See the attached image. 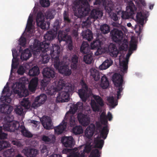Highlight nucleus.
<instances>
[{
	"label": "nucleus",
	"instance_id": "nucleus-1",
	"mask_svg": "<svg viewBox=\"0 0 157 157\" xmlns=\"http://www.w3.org/2000/svg\"><path fill=\"white\" fill-rule=\"evenodd\" d=\"M45 43H46L45 42H40L37 40H35L33 47L31 48L35 54H40V56H41V60L43 63H46L49 62L51 56L50 54L48 53L46 50H43L45 48Z\"/></svg>",
	"mask_w": 157,
	"mask_h": 157
},
{
	"label": "nucleus",
	"instance_id": "nucleus-2",
	"mask_svg": "<svg viewBox=\"0 0 157 157\" xmlns=\"http://www.w3.org/2000/svg\"><path fill=\"white\" fill-rule=\"evenodd\" d=\"M82 5H79V2H75V6L73 7V10L78 11V13H75V15L78 17L82 18L87 16L90 11L89 5L87 0H82Z\"/></svg>",
	"mask_w": 157,
	"mask_h": 157
},
{
	"label": "nucleus",
	"instance_id": "nucleus-3",
	"mask_svg": "<svg viewBox=\"0 0 157 157\" xmlns=\"http://www.w3.org/2000/svg\"><path fill=\"white\" fill-rule=\"evenodd\" d=\"M67 59L66 57L64 56L63 60L60 61L59 59L54 61L53 65L54 67L58 70L60 73L65 76H69L71 74L72 72L69 65L65 61Z\"/></svg>",
	"mask_w": 157,
	"mask_h": 157
},
{
	"label": "nucleus",
	"instance_id": "nucleus-4",
	"mask_svg": "<svg viewBox=\"0 0 157 157\" xmlns=\"http://www.w3.org/2000/svg\"><path fill=\"white\" fill-rule=\"evenodd\" d=\"M70 30V28H67L64 30H59L58 33L57 38L59 43L62 41H64L68 44V49L71 51L73 49V46L71 37L68 35Z\"/></svg>",
	"mask_w": 157,
	"mask_h": 157
},
{
	"label": "nucleus",
	"instance_id": "nucleus-5",
	"mask_svg": "<svg viewBox=\"0 0 157 157\" xmlns=\"http://www.w3.org/2000/svg\"><path fill=\"white\" fill-rule=\"evenodd\" d=\"M63 89L62 91L58 93L57 99L59 101L62 102L68 101L70 99V94L74 92L75 86L71 84L67 86L65 85L63 87Z\"/></svg>",
	"mask_w": 157,
	"mask_h": 157
},
{
	"label": "nucleus",
	"instance_id": "nucleus-6",
	"mask_svg": "<svg viewBox=\"0 0 157 157\" xmlns=\"http://www.w3.org/2000/svg\"><path fill=\"white\" fill-rule=\"evenodd\" d=\"M45 48L43 50H46L48 53H49L52 59H54V61L56 60H59L60 48L59 45L55 44L52 45V46H50V43L45 42Z\"/></svg>",
	"mask_w": 157,
	"mask_h": 157
},
{
	"label": "nucleus",
	"instance_id": "nucleus-7",
	"mask_svg": "<svg viewBox=\"0 0 157 157\" xmlns=\"http://www.w3.org/2000/svg\"><path fill=\"white\" fill-rule=\"evenodd\" d=\"M42 74L44 78L41 81V89L44 90L50 82L49 80H47L45 78H53L55 76V73L53 69L46 67L43 69Z\"/></svg>",
	"mask_w": 157,
	"mask_h": 157
},
{
	"label": "nucleus",
	"instance_id": "nucleus-8",
	"mask_svg": "<svg viewBox=\"0 0 157 157\" xmlns=\"http://www.w3.org/2000/svg\"><path fill=\"white\" fill-rule=\"evenodd\" d=\"M112 81L117 88H118L117 90V98L118 99L121 96V93L123 90L122 87L123 79L122 76L119 74L115 73L113 75Z\"/></svg>",
	"mask_w": 157,
	"mask_h": 157
},
{
	"label": "nucleus",
	"instance_id": "nucleus-9",
	"mask_svg": "<svg viewBox=\"0 0 157 157\" xmlns=\"http://www.w3.org/2000/svg\"><path fill=\"white\" fill-rule=\"evenodd\" d=\"M126 11H122L121 8H120L119 10H116V12L118 15L121 14V17L123 19H128L130 17L134 14L135 11L136 10L134 3L132 2L130 3L126 7Z\"/></svg>",
	"mask_w": 157,
	"mask_h": 157
},
{
	"label": "nucleus",
	"instance_id": "nucleus-10",
	"mask_svg": "<svg viewBox=\"0 0 157 157\" xmlns=\"http://www.w3.org/2000/svg\"><path fill=\"white\" fill-rule=\"evenodd\" d=\"M36 22L38 26L40 27L42 29L48 30L49 28L50 22L49 21H45L44 16L41 12L37 13Z\"/></svg>",
	"mask_w": 157,
	"mask_h": 157
},
{
	"label": "nucleus",
	"instance_id": "nucleus-11",
	"mask_svg": "<svg viewBox=\"0 0 157 157\" xmlns=\"http://www.w3.org/2000/svg\"><path fill=\"white\" fill-rule=\"evenodd\" d=\"M100 120L102 122L104 123L105 126L103 127L102 129L100 131L101 136L102 138L104 139L106 138L109 132L108 126L107 124V117L105 113L103 112L101 114L100 116Z\"/></svg>",
	"mask_w": 157,
	"mask_h": 157
},
{
	"label": "nucleus",
	"instance_id": "nucleus-12",
	"mask_svg": "<svg viewBox=\"0 0 157 157\" xmlns=\"http://www.w3.org/2000/svg\"><path fill=\"white\" fill-rule=\"evenodd\" d=\"M65 85V81L63 79H60L58 81L57 85L56 87H51L49 88L47 92L48 94L51 96L55 95L59 91L63 90V86Z\"/></svg>",
	"mask_w": 157,
	"mask_h": 157
},
{
	"label": "nucleus",
	"instance_id": "nucleus-13",
	"mask_svg": "<svg viewBox=\"0 0 157 157\" xmlns=\"http://www.w3.org/2000/svg\"><path fill=\"white\" fill-rule=\"evenodd\" d=\"M110 34L113 40L115 42H120L123 38L122 31L117 29H113L111 31Z\"/></svg>",
	"mask_w": 157,
	"mask_h": 157
},
{
	"label": "nucleus",
	"instance_id": "nucleus-14",
	"mask_svg": "<svg viewBox=\"0 0 157 157\" xmlns=\"http://www.w3.org/2000/svg\"><path fill=\"white\" fill-rule=\"evenodd\" d=\"M77 118L79 123L83 126H87L90 123V119L87 114L79 113L77 115Z\"/></svg>",
	"mask_w": 157,
	"mask_h": 157
},
{
	"label": "nucleus",
	"instance_id": "nucleus-15",
	"mask_svg": "<svg viewBox=\"0 0 157 157\" xmlns=\"http://www.w3.org/2000/svg\"><path fill=\"white\" fill-rule=\"evenodd\" d=\"M103 15V13L98 9H93L90 13V15L87 20L83 22V26H87V22H89V18H90L94 19H97L99 17H101Z\"/></svg>",
	"mask_w": 157,
	"mask_h": 157
},
{
	"label": "nucleus",
	"instance_id": "nucleus-16",
	"mask_svg": "<svg viewBox=\"0 0 157 157\" xmlns=\"http://www.w3.org/2000/svg\"><path fill=\"white\" fill-rule=\"evenodd\" d=\"M88 91V88L87 85L83 82L82 89L78 90L79 96L83 102H85L86 101Z\"/></svg>",
	"mask_w": 157,
	"mask_h": 157
},
{
	"label": "nucleus",
	"instance_id": "nucleus-17",
	"mask_svg": "<svg viewBox=\"0 0 157 157\" xmlns=\"http://www.w3.org/2000/svg\"><path fill=\"white\" fill-rule=\"evenodd\" d=\"M4 128L10 132H14L17 130L19 127V123L17 122L12 121H11L8 122L3 125Z\"/></svg>",
	"mask_w": 157,
	"mask_h": 157
},
{
	"label": "nucleus",
	"instance_id": "nucleus-18",
	"mask_svg": "<svg viewBox=\"0 0 157 157\" xmlns=\"http://www.w3.org/2000/svg\"><path fill=\"white\" fill-rule=\"evenodd\" d=\"M61 142L66 147H72L75 144L74 140L72 136H64L61 139Z\"/></svg>",
	"mask_w": 157,
	"mask_h": 157
},
{
	"label": "nucleus",
	"instance_id": "nucleus-19",
	"mask_svg": "<svg viewBox=\"0 0 157 157\" xmlns=\"http://www.w3.org/2000/svg\"><path fill=\"white\" fill-rule=\"evenodd\" d=\"M40 121L44 127L46 129L49 130L53 128V124L50 117L44 116L40 120Z\"/></svg>",
	"mask_w": 157,
	"mask_h": 157
},
{
	"label": "nucleus",
	"instance_id": "nucleus-20",
	"mask_svg": "<svg viewBox=\"0 0 157 157\" xmlns=\"http://www.w3.org/2000/svg\"><path fill=\"white\" fill-rule=\"evenodd\" d=\"M22 152L27 157H35L38 154L37 150L30 147H25L22 150Z\"/></svg>",
	"mask_w": 157,
	"mask_h": 157
},
{
	"label": "nucleus",
	"instance_id": "nucleus-21",
	"mask_svg": "<svg viewBox=\"0 0 157 157\" xmlns=\"http://www.w3.org/2000/svg\"><path fill=\"white\" fill-rule=\"evenodd\" d=\"M13 109V106H10L9 105L3 104L0 105V112L5 114H7V118H10L9 115L11 113Z\"/></svg>",
	"mask_w": 157,
	"mask_h": 157
},
{
	"label": "nucleus",
	"instance_id": "nucleus-22",
	"mask_svg": "<svg viewBox=\"0 0 157 157\" xmlns=\"http://www.w3.org/2000/svg\"><path fill=\"white\" fill-rule=\"evenodd\" d=\"M130 49L129 50V52L128 53L126 56V58L125 59L122 61L120 59V64L121 67V71L123 73H127L128 69V58L131 55L129 53Z\"/></svg>",
	"mask_w": 157,
	"mask_h": 157
},
{
	"label": "nucleus",
	"instance_id": "nucleus-23",
	"mask_svg": "<svg viewBox=\"0 0 157 157\" xmlns=\"http://www.w3.org/2000/svg\"><path fill=\"white\" fill-rule=\"evenodd\" d=\"M70 62L71 67L72 69L76 70L77 68L78 63V57L75 54L71 55L70 57L68 59Z\"/></svg>",
	"mask_w": 157,
	"mask_h": 157
},
{
	"label": "nucleus",
	"instance_id": "nucleus-24",
	"mask_svg": "<svg viewBox=\"0 0 157 157\" xmlns=\"http://www.w3.org/2000/svg\"><path fill=\"white\" fill-rule=\"evenodd\" d=\"M57 34V32L52 30L48 31L44 35V37L45 41L43 42H49L50 44V41L54 39L56 37Z\"/></svg>",
	"mask_w": 157,
	"mask_h": 157
},
{
	"label": "nucleus",
	"instance_id": "nucleus-25",
	"mask_svg": "<svg viewBox=\"0 0 157 157\" xmlns=\"http://www.w3.org/2000/svg\"><path fill=\"white\" fill-rule=\"evenodd\" d=\"M95 127L94 124L88 126L85 131V135L88 138H90L94 135L95 131Z\"/></svg>",
	"mask_w": 157,
	"mask_h": 157
},
{
	"label": "nucleus",
	"instance_id": "nucleus-26",
	"mask_svg": "<svg viewBox=\"0 0 157 157\" xmlns=\"http://www.w3.org/2000/svg\"><path fill=\"white\" fill-rule=\"evenodd\" d=\"M108 50L110 55L114 57H116L119 53V51L116 45L112 43L110 44L109 45Z\"/></svg>",
	"mask_w": 157,
	"mask_h": 157
},
{
	"label": "nucleus",
	"instance_id": "nucleus-27",
	"mask_svg": "<svg viewBox=\"0 0 157 157\" xmlns=\"http://www.w3.org/2000/svg\"><path fill=\"white\" fill-rule=\"evenodd\" d=\"M67 127V123L64 120L58 126L54 128L55 132L56 134L59 135L63 133Z\"/></svg>",
	"mask_w": 157,
	"mask_h": 157
},
{
	"label": "nucleus",
	"instance_id": "nucleus-28",
	"mask_svg": "<svg viewBox=\"0 0 157 157\" xmlns=\"http://www.w3.org/2000/svg\"><path fill=\"white\" fill-rule=\"evenodd\" d=\"M10 90L8 86H5L3 89L2 94H6V95L4 97V100L5 102L10 103L12 99L10 98L11 93H10Z\"/></svg>",
	"mask_w": 157,
	"mask_h": 157
},
{
	"label": "nucleus",
	"instance_id": "nucleus-29",
	"mask_svg": "<svg viewBox=\"0 0 157 157\" xmlns=\"http://www.w3.org/2000/svg\"><path fill=\"white\" fill-rule=\"evenodd\" d=\"M38 81L37 77H35L31 80L29 85V89L30 91L33 92L35 91L38 85Z\"/></svg>",
	"mask_w": 157,
	"mask_h": 157
},
{
	"label": "nucleus",
	"instance_id": "nucleus-30",
	"mask_svg": "<svg viewBox=\"0 0 157 157\" xmlns=\"http://www.w3.org/2000/svg\"><path fill=\"white\" fill-rule=\"evenodd\" d=\"M90 72L91 76L93 77L95 81H98L100 79L101 74L98 71L92 68L90 69Z\"/></svg>",
	"mask_w": 157,
	"mask_h": 157
},
{
	"label": "nucleus",
	"instance_id": "nucleus-31",
	"mask_svg": "<svg viewBox=\"0 0 157 157\" xmlns=\"http://www.w3.org/2000/svg\"><path fill=\"white\" fill-rule=\"evenodd\" d=\"M90 48L88 43L85 41H83L80 47V51L82 53L84 54H89L92 52L90 51Z\"/></svg>",
	"mask_w": 157,
	"mask_h": 157
},
{
	"label": "nucleus",
	"instance_id": "nucleus-32",
	"mask_svg": "<svg viewBox=\"0 0 157 157\" xmlns=\"http://www.w3.org/2000/svg\"><path fill=\"white\" fill-rule=\"evenodd\" d=\"M113 63L111 59H107L99 66V68L101 70H105L109 68Z\"/></svg>",
	"mask_w": 157,
	"mask_h": 157
},
{
	"label": "nucleus",
	"instance_id": "nucleus-33",
	"mask_svg": "<svg viewBox=\"0 0 157 157\" xmlns=\"http://www.w3.org/2000/svg\"><path fill=\"white\" fill-rule=\"evenodd\" d=\"M101 137L102 138L101 135L100 136H98L94 141L95 147L99 149V150L102 149L104 142L103 140L100 139Z\"/></svg>",
	"mask_w": 157,
	"mask_h": 157
},
{
	"label": "nucleus",
	"instance_id": "nucleus-34",
	"mask_svg": "<svg viewBox=\"0 0 157 157\" xmlns=\"http://www.w3.org/2000/svg\"><path fill=\"white\" fill-rule=\"evenodd\" d=\"M109 85V81L107 77L105 75L101 76V86L103 89L107 88Z\"/></svg>",
	"mask_w": 157,
	"mask_h": 157
},
{
	"label": "nucleus",
	"instance_id": "nucleus-35",
	"mask_svg": "<svg viewBox=\"0 0 157 157\" xmlns=\"http://www.w3.org/2000/svg\"><path fill=\"white\" fill-rule=\"evenodd\" d=\"M82 36L84 38L90 41L93 38V33L92 31L89 29L83 31L82 33Z\"/></svg>",
	"mask_w": 157,
	"mask_h": 157
},
{
	"label": "nucleus",
	"instance_id": "nucleus-36",
	"mask_svg": "<svg viewBox=\"0 0 157 157\" xmlns=\"http://www.w3.org/2000/svg\"><path fill=\"white\" fill-rule=\"evenodd\" d=\"M40 73L39 68L36 66L30 69L29 72V75L30 76H34L37 75Z\"/></svg>",
	"mask_w": 157,
	"mask_h": 157
},
{
	"label": "nucleus",
	"instance_id": "nucleus-37",
	"mask_svg": "<svg viewBox=\"0 0 157 157\" xmlns=\"http://www.w3.org/2000/svg\"><path fill=\"white\" fill-rule=\"evenodd\" d=\"M20 104L22 107L25 109H29L31 105V102L28 98H23Z\"/></svg>",
	"mask_w": 157,
	"mask_h": 157
},
{
	"label": "nucleus",
	"instance_id": "nucleus-38",
	"mask_svg": "<svg viewBox=\"0 0 157 157\" xmlns=\"http://www.w3.org/2000/svg\"><path fill=\"white\" fill-rule=\"evenodd\" d=\"M32 56V54L29 49H25L22 53L21 55V58L25 60H27Z\"/></svg>",
	"mask_w": 157,
	"mask_h": 157
},
{
	"label": "nucleus",
	"instance_id": "nucleus-39",
	"mask_svg": "<svg viewBox=\"0 0 157 157\" xmlns=\"http://www.w3.org/2000/svg\"><path fill=\"white\" fill-rule=\"evenodd\" d=\"M61 20L60 19H56L54 22L52 30L57 33V31L61 28Z\"/></svg>",
	"mask_w": 157,
	"mask_h": 157
},
{
	"label": "nucleus",
	"instance_id": "nucleus-40",
	"mask_svg": "<svg viewBox=\"0 0 157 157\" xmlns=\"http://www.w3.org/2000/svg\"><path fill=\"white\" fill-rule=\"evenodd\" d=\"M92 55V52H90L85 55L83 58L84 61L87 64H90L93 59Z\"/></svg>",
	"mask_w": 157,
	"mask_h": 157
},
{
	"label": "nucleus",
	"instance_id": "nucleus-41",
	"mask_svg": "<svg viewBox=\"0 0 157 157\" xmlns=\"http://www.w3.org/2000/svg\"><path fill=\"white\" fill-rule=\"evenodd\" d=\"M90 105L93 110L94 112H98L100 111L101 108L100 106L97 103L95 100H91Z\"/></svg>",
	"mask_w": 157,
	"mask_h": 157
},
{
	"label": "nucleus",
	"instance_id": "nucleus-42",
	"mask_svg": "<svg viewBox=\"0 0 157 157\" xmlns=\"http://www.w3.org/2000/svg\"><path fill=\"white\" fill-rule=\"evenodd\" d=\"M101 42L99 40L94 41L91 44V49H98L101 47Z\"/></svg>",
	"mask_w": 157,
	"mask_h": 157
},
{
	"label": "nucleus",
	"instance_id": "nucleus-43",
	"mask_svg": "<svg viewBox=\"0 0 157 157\" xmlns=\"http://www.w3.org/2000/svg\"><path fill=\"white\" fill-rule=\"evenodd\" d=\"M137 22L141 25L144 24V17L141 12L138 13L136 15Z\"/></svg>",
	"mask_w": 157,
	"mask_h": 157
},
{
	"label": "nucleus",
	"instance_id": "nucleus-44",
	"mask_svg": "<svg viewBox=\"0 0 157 157\" xmlns=\"http://www.w3.org/2000/svg\"><path fill=\"white\" fill-rule=\"evenodd\" d=\"M107 101L110 106L113 108H114L115 106L117 105L118 102L117 100H115L113 96H110L107 98Z\"/></svg>",
	"mask_w": 157,
	"mask_h": 157
},
{
	"label": "nucleus",
	"instance_id": "nucleus-45",
	"mask_svg": "<svg viewBox=\"0 0 157 157\" xmlns=\"http://www.w3.org/2000/svg\"><path fill=\"white\" fill-rule=\"evenodd\" d=\"M36 100L39 101L41 105L43 104L47 99V96L44 94H42L40 96H37L36 98Z\"/></svg>",
	"mask_w": 157,
	"mask_h": 157
},
{
	"label": "nucleus",
	"instance_id": "nucleus-46",
	"mask_svg": "<svg viewBox=\"0 0 157 157\" xmlns=\"http://www.w3.org/2000/svg\"><path fill=\"white\" fill-rule=\"evenodd\" d=\"M72 131L75 135H79L83 132L82 127L80 126H76L73 128Z\"/></svg>",
	"mask_w": 157,
	"mask_h": 157
},
{
	"label": "nucleus",
	"instance_id": "nucleus-47",
	"mask_svg": "<svg viewBox=\"0 0 157 157\" xmlns=\"http://www.w3.org/2000/svg\"><path fill=\"white\" fill-rule=\"evenodd\" d=\"M100 29L101 33L104 34H107L110 31V27L106 24L101 25L100 26Z\"/></svg>",
	"mask_w": 157,
	"mask_h": 157
},
{
	"label": "nucleus",
	"instance_id": "nucleus-48",
	"mask_svg": "<svg viewBox=\"0 0 157 157\" xmlns=\"http://www.w3.org/2000/svg\"><path fill=\"white\" fill-rule=\"evenodd\" d=\"M101 153V152L97 148H94L92 150L90 155V157H100Z\"/></svg>",
	"mask_w": 157,
	"mask_h": 157
},
{
	"label": "nucleus",
	"instance_id": "nucleus-49",
	"mask_svg": "<svg viewBox=\"0 0 157 157\" xmlns=\"http://www.w3.org/2000/svg\"><path fill=\"white\" fill-rule=\"evenodd\" d=\"M93 97L96 101L97 103L100 105L101 107L104 106V103L101 97L99 96L94 95H93Z\"/></svg>",
	"mask_w": 157,
	"mask_h": 157
},
{
	"label": "nucleus",
	"instance_id": "nucleus-50",
	"mask_svg": "<svg viewBox=\"0 0 157 157\" xmlns=\"http://www.w3.org/2000/svg\"><path fill=\"white\" fill-rule=\"evenodd\" d=\"M83 108V103L81 102H78L76 104L73 105V109L74 112L78 110H81Z\"/></svg>",
	"mask_w": 157,
	"mask_h": 157
},
{
	"label": "nucleus",
	"instance_id": "nucleus-51",
	"mask_svg": "<svg viewBox=\"0 0 157 157\" xmlns=\"http://www.w3.org/2000/svg\"><path fill=\"white\" fill-rule=\"evenodd\" d=\"M10 146V144L7 141L3 140L0 141V151L9 147Z\"/></svg>",
	"mask_w": 157,
	"mask_h": 157
},
{
	"label": "nucleus",
	"instance_id": "nucleus-52",
	"mask_svg": "<svg viewBox=\"0 0 157 157\" xmlns=\"http://www.w3.org/2000/svg\"><path fill=\"white\" fill-rule=\"evenodd\" d=\"M113 5L111 2L108 3L105 7V10L109 14H110L111 13L112 10H113Z\"/></svg>",
	"mask_w": 157,
	"mask_h": 157
},
{
	"label": "nucleus",
	"instance_id": "nucleus-53",
	"mask_svg": "<svg viewBox=\"0 0 157 157\" xmlns=\"http://www.w3.org/2000/svg\"><path fill=\"white\" fill-rule=\"evenodd\" d=\"M45 16L47 19H52L54 18V15L53 14L52 11L50 10L46 11L45 13Z\"/></svg>",
	"mask_w": 157,
	"mask_h": 157
},
{
	"label": "nucleus",
	"instance_id": "nucleus-54",
	"mask_svg": "<svg viewBox=\"0 0 157 157\" xmlns=\"http://www.w3.org/2000/svg\"><path fill=\"white\" fill-rule=\"evenodd\" d=\"M40 3L41 6L43 7H48L50 5L49 0H40Z\"/></svg>",
	"mask_w": 157,
	"mask_h": 157
},
{
	"label": "nucleus",
	"instance_id": "nucleus-55",
	"mask_svg": "<svg viewBox=\"0 0 157 157\" xmlns=\"http://www.w3.org/2000/svg\"><path fill=\"white\" fill-rule=\"evenodd\" d=\"M33 21L32 17L29 16L27 21L26 26V27L28 31H30L32 29Z\"/></svg>",
	"mask_w": 157,
	"mask_h": 157
},
{
	"label": "nucleus",
	"instance_id": "nucleus-56",
	"mask_svg": "<svg viewBox=\"0 0 157 157\" xmlns=\"http://www.w3.org/2000/svg\"><path fill=\"white\" fill-rule=\"evenodd\" d=\"M91 145H86L85 146L83 150V151L82 153V157H84V154L85 153H89L91 151Z\"/></svg>",
	"mask_w": 157,
	"mask_h": 157
},
{
	"label": "nucleus",
	"instance_id": "nucleus-57",
	"mask_svg": "<svg viewBox=\"0 0 157 157\" xmlns=\"http://www.w3.org/2000/svg\"><path fill=\"white\" fill-rule=\"evenodd\" d=\"M23 109L21 106H18L15 109V113L18 115H21L23 113Z\"/></svg>",
	"mask_w": 157,
	"mask_h": 157
},
{
	"label": "nucleus",
	"instance_id": "nucleus-58",
	"mask_svg": "<svg viewBox=\"0 0 157 157\" xmlns=\"http://www.w3.org/2000/svg\"><path fill=\"white\" fill-rule=\"evenodd\" d=\"M22 133V135L25 136L28 138H31L33 137V134L29 131L26 129L23 131Z\"/></svg>",
	"mask_w": 157,
	"mask_h": 157
},
{
	"label": "nucleus",
	"instance_id": "nucleus-59",
	"mask_svg": "<svg viewBox=\"0 0 157 157\" xmlns=\"http://www.w3.org/2000/svg\"><path fill=\"white\" fill-rule=\"evenodd\" d=\"M69 123L71 127H73L76 124L75 118L74 116H71L69 120Z\"/></svg>",
	"mask_w": 157,
	"mask_h": 157
},
{
	"label": "nucleus",
	"instance_id": "nucleus-60",
	"mask_svg": "<svg viewBox=\"0 0 157 157\" xmlns=\"http://www.w3.org/2000/svg\"><path fill=\"white\" fill-rule=\"evenodd\" d=\"M63 16L64 21L68 23H70L71 22V20L69 18V15L65 11L64 12Z\"/></svg>",
	"mask_w": 157,
	"mask_h": 157
},
{
	"label": "nucleus",
	"instance_id": "nucleus-61",
	"mask_svg": "<svg viewBox=\"0 0 157 157\" xmlns=\"http://www.w3.org/2000/svg\"><path fill=\"white\" fill-rule=\"evenodd\" d=\"M19 44L22 46H24L25 45L26 43V38L23 36H21L19 39Z\"/></svg>",
	"mask_w": 157,
	"mask_h": 157
},
{
	"label": "nucleus",
	"instance_id": "nucleus-62",
	"mask_svg": "<svg viewBox=\"0 0 157 157\" xmlns=\"http://www.w3.org/2000/svg\"><path fill=\"white\" fill-rule=\"evenodd\" d=\"M41 105L39 101L37 100H36V98H35L34 101L32 104L31 107L34 109H36L37 107L40 106Z\"/></svg>",
	"mask_w": 157,
	"mask_h": 157
},
{
	"label": "nucleus",
	"instance_id": "nucleus-63",
	"mask_svg": "<svg viewBox=\"0 0 157 157\" xmlns=\"http://www.w3.org/2000/svg\"><path fill=\"white\" fill-rule=\"evenodd\" d=\"M130 48L133 50H135L137 48L136 43L135 41H132L130 44Z\"/></svg>",
	"mask_w": 157,
	"mask_h": 157
},
{
	"label": "nucleus",
	"instance_id": "nucleus-64",
	"mask_svg": "<svg viewBox=\"0 0 157 157\" xmlns=\"http://www.w3.org/2000/svg\"><path fill=\"white\" fill-rule=\"evenodd\" d=\"M41 140L43 141L46 143L49 142L51 141V139L48 136L45 135H43L42 136Z\"/></svg>",
	"mask_w": 157,
	"mask_h": 157
}]
</instances>
